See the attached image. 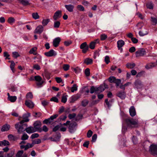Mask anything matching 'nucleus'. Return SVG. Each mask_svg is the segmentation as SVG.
Masks as SVG:
<instances>
[{"label": "nucleus", "instance_id": "f257e3e1", "mask_svg": "<svg viewBox=\"0 0 157 157\" xmlns=\"http://www.w3.org/2000/svg\"><path fill=\"white\" fill-rule=\"evenodd\" d=\"M15 128L17 130V132L19 134H21L22 132L25 131V127H27V125L26 124H23L19 123L16 124H15Z\"/></svg>", "mask_w": 157, "mask_h": 157}, {"label": "nucleus", "instance_id": "f03ea898", "mask_svg": "<svg viewBox=\"0 0 157 157\" xmlns=\"http://www.w3.org/2000/svg\"><path fill=\"white\" fill-rule=\"evenodd\" d=\"M125 122L128 128H132L136 126L137 121L132 119L128 118L125 120Z\"/></svg>", "mask_w": 157, "mask_h": 157}, {"label": "nucleus", "instance_id": "7ed1b4c3", "mask_svg": "<svg viewBox=\"0 0 157 157\" xmlns=\"http://www.w3.org/2000/svg\"><path fill=\"white\" fill-rule=\"evenodd\" d=\"M34 78L36 82V83L38 87H41L43 83V81L42 80V78L39 75L34 76Z\"/></svg>", "mask_w": 157, "mask_h": 157}, {"label": "nucleus", "instance_id": "20e7f679", "mask_svg": "<svg viewBox=\"0 0 157 157\" xmlns=\"http://www.w3.org/2000/svg\"><path fill=\"white\" fill-rule=\"evenodd\" d=\"M58 116V114H57L52 115L49 118L45 119L43 121V123L46 124H48V123L50 124L52 122L53 120L56 118Z\"/></svg>", "mask_w": 157, "mask_h": 157}, {"label": "nucleus", "instance_id": "39448f33", "mask_svg": "<svg viewBox=\"0 0 157 157\" xmlns=\"http://www.w3.org/2000/svg\"><path fill=\"white\" fill-rule=\"evenodd\" d=\"M150 151L154 155H157V145H151L150 146Z\"/></svg>", "mask_w": 157, "mask_h": 157}, {"label": "nucleus", "instance_id": "423d86ee", "mask_svg": "<svg viewBox=\"0 0 157 157\" xmlns=\"http://www.w3.org/2000/svg\"><path fill=\"white\" fill-rule=\"evenodd\" d=\"M41 125V122L39 121H36L34 123V128L36 131H38L39 132L42 131V129L40 128Z\"/></svg>", "mask_w": 157, "mask_h": 157}, {"label": "nucleus", "instance_id": "0eeeda50", "mask_svg": "<svg viewBox=\"0 0 157 157\" xmlns=\"http://www.w3.org/2000/svg\"><path fill=\"white\" fill-rule=\"evenodd\" d=\"M80 48L82 49V52L83 53H85L88 50L89 47L87 45L86 42H85L82 43L80 45Z\"/></svg>", "mask_w": 157, "mask_h": 157}, {"label": "nucleus", "instance_id": "6e6552de", "mask_svg": "<svg viewBox=\"0 0 157 157\" xmlns=\"http://www.w3.org/2000/svg\"><path fill=\"white\" fill-rule=\"evenodd\" d=\"M135 87L137 89H140L143 87V85L139 80H136L134 82Z\"/></svg>", "mask_w": 157, "mask_h": 157}, {"label": "nucleus", "instance_id": "1a4fd4ad", "mask_svg": "<svg viewBox=\"0 0 157 157\" xmlns=\"http://www.w3.org/2000/svg\"><path fill=\"white\" fill-rule=\"evenodd\" d=\"M30 116V113H28L24 114L23 115V120L21 121L20 123H24L25 122H28L29 121V117Z\"/></svg>", "mask_w": 157, "mask_h": 157}, {"label": "nucleus", "instance_id": "9d476101", "mask_svg": "<svg viewBox=\"0 0 157 157\" xmlns=\"http://www.w3.org/2000/svg\"><path fill=\"white\" fill-rule=\"evenodd\" d=\"M44 55L47 57L56 56L57 55L56 52L53 49H51L48 52L44 53Z\"/></svg>", "mask_w": 157, "mask_h": 157}, {"label": "nucleus", "instance_id": "9b49d317", "mask_svg": "<svg viewBox=\"0 0 157 157\" xmlns=\"http://www.w3.org/2000/svg\"><path fill=\"white\" fill-rule=\"evenodd\" d=\"M146 52L143 48L139 49L136 52V57L143 56L145 54Z\"/></svg>", "mask_w": 157, "mask_h": 157}, {"label": "nucleus", "instance_id": "f8f14e48", "mask_svg": "<svg viewBox=\"0 0 157 157\" xmlns=\"http://www.w3.org/2000/svg\"><path fill=\"white\" fill-rule=\"evenodd\" d=\"M80 97V95L78 94L76 95L71 96L69 100V102L70 103H74L75 101L79 99Z\"/></svg>", "mask_w": 157, "mask_h": 157}, {"label": "nucleus", "instance_id": "ddd939ff", "mask_svg": "<svg viewBox=\"0 0 157 157\" xmlns=\"http://www.w3.org/2000/svg\"><path fill=\"white\" fill-rule=\"evenodd\" d=\"M60 41L61 39L59 37H57L55 38L53 40L52 42L53 46L55 47H57L58 46Z\"/></svg>", "mask_w": 157, "mask_h": 157}, {"label": "nucleus", "instance_id": "4468645a", "mask_svg": "<svg viewBox=\"0 0 157 157\" xmlns=\"http://www.w3.org/2000/svg\"><path fill=\"white\" fill-rule=\"evenodd\" d=\"M62 16V12L60 10L56 11L54 13L53 18L56 21L58 18H60Z\"/></svg>", "mask_w": 157, "mask_h": 157}, {"label": "nucleus", "instance_id": "2eb2a0df", "mask_svg": "<svg viewBox=\"0 0 157 157\" xmlns=\"http://www.w3.org/2000/svg\"><path fill=\"white\" fill-rule=\"evenodd\" d=\"M44 28L41 25H40L38 26L35 30L34 33L41 34L43 31Z\"/></svg>", "mask_w": 157, "mask_h": 157}, {"label": "nucleus", "instance_id": "dca6fc26", "mask_svg": "<svg viewBox=\"0 0 157 157\" xmlns=\"http://www.w3.org/2000/svg\"><path fill=\"white\" fill-rule=\"evenodd\" d=\"M65 7L67 10L70 12H72L73 11L74 8V6L72 4L66 5Z\"/></svg>", "mask_w": 157, "mask_h": 157}, {"label": "nucleus", "instance_id": "f3484780", "mask_svg": "<svg viewBox=\"0 0 157 157\" xmlns=\"http://www.w3.org/2000/svg\"><path fill=\"white\" fill-rule=\"evenodd\" d=\"M25 131L27 133L30 134L36 132V130L34 127H29L28 128H27V127H26Z\"/></svg>", "mask_w": 157, "mask_h": 157}, {"label": "nucleus", "instance_id": "a211bd4d", "mask_svg": "<svg viewBox=\"0 0 157 157\" xmlns=\"http://www.w3.org/2000/svg\"><path fill=\"white\" fill-rule=\"evenodd\" d=\"M25 104L27 107L30 108H33L34 106V104L33 102L30 100L25 101Z\"/></svg>", "mask_w": 157, "mask_h": 157}, {"label": "nucleus", "instance_id": "6ab92c4d", "mask_svg": "<svg viewBox=\"0 0 157 157\" xmlns=\"http://www.w3.org/2000/svg\"><path fill=\"white\" fill-rule=\"evenodd\" d=\"M117 96L122 99H124L126 94L124 91H119L117 94Z\"/></svg>", "mask_w": 157, "mask_h": 157}, {"label": "nucleus", "instance_id": "aec40b11", "mask_svg": "<svg viewBox=\"0 0 157 157\" xmlns=\"http://www.w3.org/2000/svg\"><path fill=\"white\" fill-rule=\"evenodd\" d=\"M10 128V125L8 124H6L3 125L1 129L2 132H5L8 131Z\"/></svg>", "mask_w": 157, "mask_h": 157}, {"label": "nucleus", "instance_id": "412c9836", "mask_svg": "<svg viewBox=\"0 0 157 157\" xmlns=\"http://www.w3.org/2000/svg\"><path fill=\"white\" fill-rule=\"evenodd\" d=\"M130 114L131 116L133 117L136 115V112L134 107L132 106L129 109Z\"/></svg>", "mask_w": 157, "mask_h": 157}, {"label": "nucleus", "instance_id": "4be33fe9", "mask_svg": "<svg viewBox=\"0 0 157 157\" xmlns=\"http://www.w3.org/2000/svg\"><path fill=\"white\" fill-rule=\"evenodd\" d=\"M99 42V40L98 39L95 40L94 41L91 42L89 45L90 48L91 49H94L95 44L97 43H98Z\"/></svg>", "mask_w": 157, "mask_h": 157}, {"label": "nucleus", "instance_id": "5701e85b", "mask_svg": "<svg viewBox=\"0 0 157 157\" xmlns=\"http://www.w3.org/2000/svg\"><path fill=\"white\" fill-rule=\"evenodd\" d=\"M148 33V30L145 28L141 31H139V34L140 36H143L147 35Z\"/></svg>", "mask_w": 157, "mask_h": 157}, {"label": "nucleus", "instance_id": "b1692460", "mask_svg": "<svg viewBox=\"0 0 157 157\" xmlns=\"http://www.w3.org/2000/svg\"><path fill=\"white\" fill-rule=\"evenodd\" d=\"M75 124L74 123H71L69 125V132L71 133H73L75 130Z\"/></svg>", "mask_w": 157, "mask_h": 157}, {"label": "nucleus", "instance_id": "393cba45", "mask_svg": "<svg viewBox=\"0 0 157 157\" xmlns=\"http://www.w3.org/2000/svg\"><path fill=\"white\" fill-rule=\"evenodd\" d=\"M117 44L118 49H120L124 44V42L122 40H120L117 41Z\"/></svg>", "mask_w": 157, "mask_h": 157}, {"label": "nucleus", "instance_id": "a878e982", "mask_svg": "<svg viewBox=\"0 0 157 157\" xmlns=\"http://www.w3.org/2000/svg\"><path fill=\"white\" fill-rule=\"evenodd\" d=\"M24 6L30 5L29 0H18Z\"/></svg>", "mask_w": 157, "mask_h": 157}, {"label": "nucleus", "instance_id": "bb28decb", "mask_svg": "<svg viewBox=\"0 0 157 157\" xmlns=\"http://www.w3.org/2000/svg\"><path fill=\"white\" fill-rule=\"evenodd\" d=\"M155 65L154 63H151L147 64L145 66V68L147 69H149L155 67Z\"/></svg>", "mask_w": 157, "mask_h": 157}, {"label": "nucleus", "instance_id": "cd10ccee", "mask_svg": "<svg viewBox=\"0 0 157 157\" xmlns=\"http://www.w3.org/2000/svg\"><path fill=\"white\" fill-rule=\"evenodd\" d=\"M9 142L6 140H4L3 141H0V146H1L2 145L7 146L9 145Z\"/></svg>", "mask_w": 157, "mask_h": 157}, {"label": "nucleus", "instance_id": "c85d7f7f", "mask_svg": "<svg viewBox=\"0 0 157 157\" xmlns=\"http://www.w3.org/2000/svg\"><path fill=\"white\" fill-rule=\"evenodd\" d=\"M105 89V87L103 85H101L98 87H97V93H100L103 91Z\"/></svg>", "mask_w": 157, "mask_h": 157}, {"label": "nucleus", "instance_id": "c756f323", "mask_svg": "<svg viewBox=\"0 0 157 157\" xmlns=\"http://www.w3.org/2000/svg\"><path fill=\"white\" fill-rule=\"evenodd\" d=\"M93 62L92 59L90 58H86L84 61V63H86L87 65L91 64Z\"/></svg>", "mask_w": 157, "mask_h": 157}, {"label": "nucleus", "instance_id": "7c9ffc66", "mask_svg": "<svg viewBox=\"0 0 157 157\" xmlns=\"http://www.w3.org/2000/svg\"><path fill=\"white\" fill-rule=\"evenodd\" d=\"M17 99L16 96H11L9 98H8V100L12 102H14Z\"/></svg>", "mask_w": 157, "mask_h": 157}, {"label": "nucleus", "instance_id": "2f4dec72", "mask_svg": "<svg viewBox=\"0 0 157 157\" xmlns=\"http://www.w3.org/2000/svg\"><path fill=\"white\" fill-rule=\"evenodd\" d=\"M67 97L68 96L67 95L65 94L63 95L61 98L62 102L63 103H65L67 102Z\"/></svg>", "mask_w": 157, "mask_h": 157}, {"label": "nucleus", "instance_id": "473e14b6", "mask_svg": "<svg viewBox=\"0 0 157 157\" xmlns=\"http://www.w3.org/2000/svg\"><path fill=\"white\" fill-rule=\"evenodd\" d=\"M113 102V100H111L109 101H108V100L107 99H106L105 100V102L106 105H107L108 107H109L111 106L112 105V103Z\"/></svg>", "mask_w": 157, "mask_h": 157}, {"label": "nucleus", "instance_id": "72a5a7b5", "mask_svg": "<svg viewBox=\"0 0 157 157\" xmlns=\"http://www.w3.org/2000/svg\"><path fill=\"white\" fill-rule=\"evenodd\" d=\"M126 67L128 68L132 69L135 66L134 63H128L126 64Z\"/></svg>", "mask_w": 157, "mask_h": 157}, {"label": "nucleus", "instance_id": "f704fd0d", "mask_svg": "<svg viewBox=\"0 0 157 157\" xmlns=\"http://www.w3.org/2000/svg\"><path fill=\"white\" fill-rule=\"evenodd\" d=\"M90 90V93L91 94H93L94 92L97 93V87H94V86H92L91 87Z\"/></svg>", "mask_w": 157, "mask_h": 157}, {"label": "nucleus", "instance_id": "c9c22d12", "mask_svg": "<svg viewBox=\"0 0 157 157\" xmlns=\"http://www.w3.org/2000/svg\"><path fill=\"white\" fill-rule=\"evenodd\" d=\"M15 20L14 18L13 17H10L9 18L8 22L10 24H13L15 22Z\"/></svg>", "mask_w": 157, "mask_h": 157}, {"label": "nucleus", "instance_id": "e433bc0d", "mask_svg": "<svg viewBox=\"0 0 157 157\" xmlns=\"http://www.w3.org/2000/svg\"><path fill=\"white\" fill-rule=\"evenodd\" d=\"M29 136L25 133H24L21 137V140H25L28 139Z\"/></svg>", "mask_w": 157, "mask_h": 157}, {"label": "nucleus", "instance_id": "4c0bfd02", "mask_svg": "<svg viewBox=\"0 0 157 157\" xmlns=\"http://www.w3.org/2000/svg\"><path fill=\"white\" fill-rule=\"evenodd\" d=\"M9 62H10L11 63L10 65V68L12 71H13V72L14 67L15 65V63L13 61H9Z\"/></svg>", "mask_w": 157, "mask_h": 157}, {"label": "nucleus", "instance_id": "58836bf2", "mask_svg": "<svg viewBox=\"0 0 157 157\" xmlns=\"http://www.w3.org/2000/svg\"><path fill=\"white\" fill-rule=\"evenodd\" d=\"M89 103V101L86 99H85L82 101V105L83 106H86Z\"/></svg>", "mask_w": 157, "mask_h": 157}, {"label": "nucleus", "instance_id": "ea45409f", "mask_svg": "<svg viewBox=\"0 0 157 157\" xmlns=\"http://www.w3.org/2000/svg\"><path fill=\"white\" fill-rule=\"evenodd\" d=\"M33 17L35 19H37L39 18V16L37 13H32Z\"/></svg>", "mask_w": 157, "mask_h": 157}, {"label": "nucleus", "instance_id": "a19ab883", "mask_svg": "<svg viewBox=\"0 0 157 157\" xmlns=\"http://www.w3.org/2000/svg\"><path fill=\"white\" fill-rule=\"evenodd\" d=\"M50 20L49 19H45L43 20L42 21V24L43 25H46L49 22Z\"/></svg>", "mask_w": 157, "mask_h": 157}, {"label": "nucleus", "instance_id": "79ce46f5", "mask_svg": "<svg viewBox=\"0 0 157 157\" xmlns=\"http://www.w3.org/2000/svg\"><path fill=\"white\" fill-rule=\"evenodd\" d=\"M77 90V86L76 84L73 85V86L71 88V91L72 92H74L75 91Z\"/></svg>", "mask_w": 157, "mask_h": 157}, {"label": "nucleus", "instance_id": "37998d69", "mask_svg": "<svg viewBox=\"0 0 157 157\" xmlns=\"http://www.w3.org/2000/svg\"><path fill=\"white\" fill-rule=\"evenodd\" d=\"M33 69L37 70H39L40 69V66L37 64H34L33 66Z\"/></svg>", "mask_w": 157, "mask_h": 157}, {"label": "nucleus", "instance_id": "c03bdc74", "mask_svg": "<svg viewBox=\"0 0 157 157\" xmlns=\"http://www.w3.org/2000/svg\"><path fill=\"white\" fill-rule=\"evenodd\" d=\"M121 80L120 79H116L114 83L116 84V86L117 87L120 84Z\"/></svg>", "mask_w": 157, "mask_h": 157}, {"label": "nucleus", "instance_id": "a18cd8bd", "mask_svg": "<svg viewBox=\"0 0 157 157\" xmlns=\"http://www.w3.org/2000/svg\"><path fill=\"white\" fill-rule=\"evenodd\" d=\"M36 50V48H32L29 51V53L30 54H33L34 55H36V53H35V51Z\"/></svg>", "mask_w": 157, "mask_h": 157}, {"label": "nucleus", "instance_id": "49530a36", "mask_svg": "<svg viewBox=\"0 0 157 157\" xmlns=\"http://www.w3.org/2000/svg\"><path fill=\"white\" fill-rule=\"evenodd\" d=\"M107 38V36L105 34H102L101 35L100 38L101 40H105Z\"/></svg>", "mask_w": 157, "mask_h": 157}, {"label": "nucleus", "instance_id": "de8ad7c7", "mask_svg": "<svg viewBox=\"0 0 157 157\" xmlns=\"http://www.w3.org/2000/svg\"><path fill=\"white\" fill-rule=\"evenodd\" d=\"M60 22L59 21H56L54 23V27L55 28H58L60 25Z\"/></svg>", "mask_w": 157, "mask_h": 157}, {"label": "nucleus", "instance_id": "09e8293b", "mask_svg": "<svg viewBox=\"0 0 157 157\" xmlns=\"http://www.w3.org/2000/svg\"><path fill=\"white\" fill-rule=\"evenodd\" d=\"M99 102V100H95L94 101H92L91 103L90 104V106H92L93 105H94L98 103Z\"/></svg>", "mask_w": 157, "mask_h": 157}, {"label": "nucleus", "instance_id": "8fccbe9b", "mask_svg": "<svg viewBox=\"0 0 157 157\" xmlns=\"http://www.w3.org/2000/svg\"><path fill=\"white\" fill-rule=\"evenodd\" d=\"M24 153V151L21 150L19 151L16 155V156L17 157H20Z\"/></svg>", "mask_w": 157, "mask_h": 157}, {"label": "nucleus", "instance_id": "3c124183", "mask_svg": "<svg viewBox=\"0 0 157 157\" xmlns=\"http://www.w3.org/2000/svg\"><path fill=\"white\" fill-rule=\"evenodd\" d=\"M105 61L106 64H108L110 62V58L108 56H106L105 57Z\"/></svg>", "mask_w": 157, "mask_h": 157}, {"label": "nucleus", "instance_id": "603ef678", "mask_svg": "<svg viewBox=\"0 0 157 157\" xmlns=\"http://www.w3.org/2000/svg\"><path fill=\"white\" fill-rule=\"evenodd\" d=\"M70 68V66L68 64H64L63 67V68L65 71H67Z\"/></svg>", "mask_w": 157, "mask_h": 157}, {"label": "nucleus", "instance_id": "864d4df0", "mask_svg": "<svg viewBox=\"0 0 157 157\" xmlns=\"http://www.w3.org/2000/svg\"><path fill=\"white\" fill-rule=\"evenodd\" d=\"M26 97L27 98L32 99L33 98V95L31 92H29L27 94Z\"/></svg>", "mask_w": 157, "mask_h": 157}, {"label": "nucleus", "instance_id": "5fc2aeb1", "mask_svg": "<svg viewBox=\"0 0 157 157\" xmlns=\"http://www.w3.org/2000/svg\"><path fill=\"white\" fill-rule=\"evenodd\" d=\"M41 142V140L40 139H37L33 141L34 145L36 144H39Z\"/></svg>", "mask_w": 157, "mask_h": 157}, {"label": "nucleus", "instance_id": "6e6d98bb", "mask_svg": "<svg viewBox=\"0 0 157 157\" xmlns=\"http://www.w3.org/2000/svg\"><path fill=\"white\" fill-rule=\"evenodd\" d=\"M77 8L80 11H84V7L81 5H78L77 6Z\"/></svg>", "mask_w": 157, "mask_h": 157}, {"label": "nucleus", "instance_id": "4d7b16f0", "mask_svg": "<svg viewBox=\"0 0 157 157\" xmlns=\"http://www.w3.org/2000/svg\"><path fill=\"white\" fill-rule=\"evenodd\" d=\"M85 73L86 76H88L90 75V69L88 68L86 69L85 71Z\"/></svg>", "mask_w": 157, "mask_h": 157}, {"label": "nucleus", "instance_id": "13d9d810", "mask_svg": "<svg viewBox=\"0 0 157 157\" xmlns=\"http://www.w3.org/2000/svg\"><path fill=\"white\" fill-rule=\"evenodd\" d=\"M151 21L154 23V25H156L157 24V20L156 18L154 17H151Z\"/></svg>", "mask_w": 157, "mask_h": 157}, {"label": "nucleus", "instance_id": "bf43d9fd", "mask_svg": "<svg viewBox=\"0 0 157 157\" xmlns=\"http://www.w3.org/2000/svg\"><path fill=\"white\" fill-rule=\"evenodd\" d=\"M116 79L113 76H111L109 78V81L110 82H114Z\"/></svg>", "mask_w": 157, "mask_h": 157}, {"label": "nucleus", "instance_id": "052dcab7", "mask_svg": "<svg viewBox=\"0 0 157 157\" xmlns=\"http://www.w3.org/2000/svg\"><path fill=\"white\" fill-rule=\"evenodd\" d=\"M39 136V135L37 133H34L32 134L31 136V138L32 139L38 137Z\"/></svg>", "mask_w": 157, "mask_h": 157}, {"label": "nucleus", "instance_id": "680f3d73", "mask_svg": "<svg viewBox=\"0 0 157 157\" xmlns=\"http://www.w3.org/2000/svg\"><path fill=\"white\" fill-rule=\"evenodd\" d=\"M93 134L92 131L91 130H89L87 134V136L88 138L91 137Z\"/></svg>", "mask_w": 157, "mask_h": 157}, {"label": "nucleus", "instance_id": "e2e57ef3", "mask_svg": "<svg viewBox=\"0 0 157 157\" xmlns=\"http://www.w3.org/2000/svg\"><path fill=\"white\" fill-rule=\"evenodd\" d=\"M76 116V114L73 113L72 114H69L68 116V117L70 119H71L74 118Z\"/></svg>", "mask_w": 157, "mask_h": 157}, {"label": "nucleus", "instance_id": "0e129e2a", "mask_svg": "<svg viewBox=\"0 0 157 157\" xmlns=\"http://www.w3.org/2000/svg\"><path fill=\"white\" fill-rule=\"evenodd\" d=\"M97 138V135L96 134H94L92 137V141L94 142L96 140Z\"/></svg>", "mask_w": 157, "mask_h": 157}, {"label": "nucleus", "instance_id": "69168bd1", "mask_svg": "<svg viewBox=\"0 0 157 157\" xmlns=\"http://www.w3.org/2000/svg\"><path fill=\"white\" fill-rule=\"evenodd\" d=\"M147 8L151 9L153 8V6L152 3H149L147 4Z\"/></svg>", "mask_w": 157, "mask_h": 157}, {"label": "nucleus", "instance_id": "338daca9", "mask_svg": "<svg viewBox=\"0 0 157 157\" xmlns=\"http://www.w3.org/2000/svg\"><path fill=\"white\" fill-rule=\"evenodd\" d=\"M50 100L51 101H53L56 102H58V99L56 97H53Z\"/></svg>", "mask_w": 157, "mask_h": 157}, {"label": "nucleus", "instance_id": "774afa93", "mask_svg": "<svg viewBox=\"0 0 157 157\" xmlns=\"http://www.w3.org/2000/svg\"><path fill=\"white\" fill-rule=\"evenodd\" d=\"M55 79L56 82L58 83H59L62 82V80L61 78L60 77H56Z\"/></svg>", "mask_w": 157, "mask_h": 157}]
</instances>
